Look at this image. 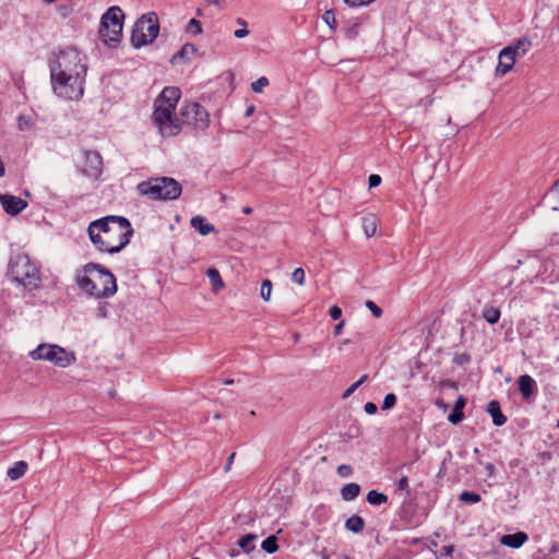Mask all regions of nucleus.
<instances>
[{
  "label": "nucleus",
  "mask_w": 559,
  "mask_h": 559,
  "mask_svg": "<svg viewBox=\"0 0 559 559\" xmlns=\"http://www.w3.org/2000/svg\"><path fill=\"white\" fill-rule=\"evenodd\" d=\"M28 469V464L25 461H17L13 466L8 468L7 476L11 480H17L25 475Z\"/></svg>",
  "instance_id": "21"
},
{
  "label": "nucleus",
  "mask_w": 559,
  "mask_h": 559,
  "mask_svg": "<svg viewBox=\"0 0 559 559\" xmlns=\"http://www.w3.org/2000/svg\"><path fill=\"white\" fill-rule=\"evenodd\" d=\"M269 85V79L265 76L259 78L251 84V88L254 93H262L263 88Z\"/></svg>",
  "instance_id": "36"
},
{
  "label": "nucleus",
  "mask_w": 559,
  "mask_h": 559,
  "mask_svg": "<svg viewBox=\"0 0 559 559\" xmlns=\"http://www.w3.org/2000/svg\"><path fill=\"white\" fill-rule=\"evenodd\" d=\"M233 383H234V380H233V379H226V380H224V384L229 385V384H233Z\"/></svg>",
  "instance_id": "60"
},
{
  "label": "nucleus",
  "mask_w": 559,
  "mask_h": 559,
  "mask_svg": "<svg viewBox=\"0 0 559 559\" xmlns=\"http://www.w3.org/2000/svg\"><path fill=\"white\" fill-rule=\"evenodd\" d=\"M554 189L559 192V179L555 182Z\"/></svg>",
  "instance_id": "61"
},
{
  "label": "nucleus",
  "mask_w": 559,
  "mask_h": 559,
  "mask_svg": "<svg viewBox=\"0 0 559 559\" xmlns=\"http://www.w3.org/2000/svg\"><path fill=\"white\" fill-rule=\"evenodd\" d=\"M460 501L466 502V503H477L480 501V495L473 492V491H463L459 496Z\"/></svg>",
  "instance_id": "31"
},
{
  "label": "nucleus",
  "mask_w": 559,
  "mask_h": 559,
  "mask_svg": "<svg viewBox=\"0 0 559 559\" xmlns=\"http://www.w3.org/2000/svg\"><path fill=\"white\" fill-rule=\"evenodd\" d=\"M235 459V453H231L228 459H227V463H226V466H225V471H229L230 469V466L233 464V461Z\"/></svg>",
  "instance_id": "54"
},
{
  "label": "nucleus",
  "mask_w": 559,
  "mask_h": 559,
  "mask_svg": "<svg viewBox=\"0 0 559 559\" xmlns=\"http://www.w3.org/2000/svg\"><path fill=\"white\" fill-rule=\"evenodd\" d=\"M500 310L495 307H487L483 311V318L490 324H495L500 319Z\"/></svg>",
  "instance_id": "28"
},
{
  "label": "nucleus",
  "mask_w": 559,
  "mask_h": 559,
  "mask_svg": "<svg viewBox=\"0 0 559 559\" xmlns=\"http://www.w3.org/2000/svg\"><path fill=\"white\" fill-rule=\"evenodd\" d=\"M182 122L194 129L205 130L210 124V116L206 109L198 103H189L180 110Z\"/></svg>",
  "instance_id": "11"
},
{
  "label": "nucleus",
  "mask_w": 559,
  "mask_h": 559,
  "mask_svg": "<svg viewBox=\"0 0 559 559\" xmlns=\"http://www.w3.org/2000/svg\"><path fill=\"white\" fill-rule=\"evenodd\" d=\"M292 281L297 283L298 285L305 284V271L302 267H297L292 273Z\"/></svg>",
  "instance_id": "39"
},
{
  "label": "nucleus",
  "mask_w": 559,
  "mask_h": 559,
  "mask_svg": "<svg viewBox=\"0 0 559 559\" xmlns=\"http://www.w3.org/2000/svg\"><path fill=\"white\" fill-rule=\"evenodd\" d=\"M485 469H486V473H487V476L488 477H493L495 476V465L492 463H487L485 465Z\"/></svg>",
  "instance_id": "51"
},
{
  "label": "nucleus",
  "mask_w": 559,
  "mask_h": 559,
  "mask_svg": "<svg viewBox=\"0 0 559 559\" xmlns=\"http://www.w3.org/2000/svg\"><path fill=\"white\" fill-rule=\"evenodd\" d=\"M516 56L514 55L511 47H504L500 52L498 57V64L496 67L495 74L496 76H503L509 71H511L514 67V63L516 61Z\"/></svg>",
  "instance_id": "12"
},
{
  "label": "nucleus",
  "mask_w": 559,
  "mask_h": 559,
  "mask_svg": "<svg viewBox=\"0 0 559 559\" xmlns=\"http://www.w3.org/2000/svg\"><path fill=\"white\" fill-rule=\"evenodd\" d=\"M190 224L202 236H206L214 230V225L207 223L206 219L201 215L192 217Z\"/></svg>",
  "instance_id": "20"
},
{
  "label": "nucleus",
  "mask_w": 559,
  "mask_h": 559,
  "mask_svg": "<svg viewBox=\"0 0 559 559\" xmlns=\"http://www.w3.org/2000/svg\"><path fill=\"white\" fill-rule=\"evenodd\" d=\"M528 536L524 532H518L514 534H507L503 535L500 539V543L504 546L511 547V548H520L524 545L525 542H527Z\"/></svg>",
  "instance_id": "17"
},
{
  "label": "nucleus",
  "mask_w": 559,
  "mask_h": 559,
  "mask_svg": "<svg viewBox=\"0 0 559 559\" xmlns=\"http://www.w3.org/2000/svg\"><path fill=\"white\" fill-rule=\"evenodd\" d=\"M49 70L50 75L66 74L86 76L88 70L87 57L78 48L69 46L55 53V58L50 62Z\"/></svg>",
  "instance_id": "4"
},
{
  "label": "nucleus",
  "mask_w": 559,
  "mask_h": 559,
  "mask_svg": "<svg viewBox=\"0 0 559 559\" xmlns=\"http://www.w3.org/2000/svg\"><path fill=\"white\" fill-rule=\"evenodd\" d=\"M337 474L338 476L345 478V477H349L353 475V467L350 465H347V464H341L338 467H337Z\"/></svg>",
  "instance_id": "42"
},
{
  "label": "nucleus",
  "mask_w": 559,
  "mask_h": 559,
  "mask_svg": "<svg viewBox=\"0 0 559 559\" xmlns=\"http://www.w3.org/2000/svg\"><path fill=\"white\" fill-rule=\"evenodd\" d=\"M272 287H273V285H272V282L270 280H263L262 281L260 297L264 301H269L270 300L271 293H272Z\"/></svg>",
  "instance_id": "32"
},
{
  "label": "nucleus",
  "mask_w": 559,
  "mask_h": 559,
  "mask_svg": "<svg viewBox=\"0 0 559 559\" xmlns=\"http://www.w3.org/2000/svg\"><path fill=\"white\" fill-rule=\"evenodd\" d=\"M237 24L241 25L242 27H247V22L242 17H238L236 20Z\"/></svg>",
  "instance_id": "55"
},
{
  "label": "nucleus",
  "mask_w": 559,
  "mask_h": 559,
  "mask_svg": "<svg viewBox=\"0 0 559 559\" xmlns=\"http://www.w3.org/2000/svg\"><path fill=\"white\" fill-rule=\"evenodd\" d=\"M254 111V107L253 106H249L246 110V117H249L252 115V112Z\"/></svg>",
  "instance_id": "56"
},
{
  "label": "nucleus",
  "mask_w": 559,
  "mask_h": 559,
  "mask_svg": "<svg viewBox=\"0 0 559 559\" xmlns=\"http://www.w3.org/2000/svg\"><path fill=\"white\" fill-rule=\"evenodd\" d=\"M395 404H396V395L394 393H388L383 399L382 409L383 411L390 409V408L394 407Z\"/></svg>",
  "instance_id": "38"
},
{
  "label": "nucleus",
  "mask_w": 559,
  "mask_h": 559,
  "mask_svg": "<svg viewBox=\"0 0 559 559\" xmlns=\"http://www.w3.org/2000/svg\"><path fill=\"white\" fill-rule=\"evenodd\" d=\"M519 390L524 399H530L536 394L537 385L535 380L528 376L523 374L518 380Z\"/></svg>",
  "instance_id": "16"
},
{
  "label": "nucleus",
  "mask_w": 559,
  "mask_h": 559,
  "mask_svg": "<svg viewBox=\"0 0 559 559\" xmlns=\"http://www.w3.org/2000/svg\"><path fill=\"white\" fill-rule=\"evenodd\" d=\"M364 409H365V412H366L367 414H369V415H373V414H376V413H377L378 407H377V405H376L374 403H372V402H368V403H366V404H365Z\"/></svg>",
  "instance_id": "48"
},
{
  "label": "nucleus",
  "mask_w": 559,
  "mask_h": 559,
  "mask_svg": "<svg viewBox=\"0 0 559 559\" xmlns=\"http://www.w3.org/2000/svg\"><path fill=\"white\" fill-rule=\"evenodd\" d=\"M33 360H46L55 366L66 368L75 361V355L68 352L64 347L56 344L43 343L29 353Z\"/></svg>",
  "instance_id": "10"
},
{
  "label": "nucleus",
  "mask_w": 559,
  "mask_h": 559,
  "mask_svg": "<svg viewBox=\"0 0 559 559\" xmlns=\"http://www.w3.org/2000/svg\"><path fill=\"white\" fill-rule=\"evenodd\" d=\"M238 554H239V551H238V550H233V551L230 552V557H235V556H237Z\"/></svg>",
  "instance_id": "63"
},
{
  "label": "nucleus",
  "mask_w": 559,
  "mask_h": 559,
  "mask_svg": "<svg viewBox=\"0 0 559 559\" xmlns=\"http://www.w3.org/2000/svg\"><path fill=\"white\" fill-rule=\"evenodd\" d=\"M84 173L91 177H98L103 170V158L98 152H85Z\"/></svg>",
  "instance_id": "14"
},
{
  "label": "nucleus",
  "mask_w": 559,
  "mask_h": 559,
  "mask_svg": "<svg viewBox=\"0 0 559 559\" xmlns=\"http://www.w3.org/2000/svg\"><path fill=\"white\" fill-rule=\"evenodd\" d=\"M487 412L490 414L495 426H502L507 423V417L501 413L498 401H490L487 406Z\"/></svg>",
  "instance_id": "19"
},
{
  "label": "nucleus",
  "mask_w": 559,
  "mask_h": 559,
  "mask_svg": "<svg viewBox=\"0 0 559 559\" xmlns=\"http://www.w3.org/2000/svg\"><path fill=\"white\" fill-rule=\"evenodd\" d=\"M181 92L178 87L167 86L154 102L152 119L164 138L175 136L181 131L179 119L175 116Z\"/></svg>",
  "instance_id": "3"
},
{
  "label": "nucleus",
  "mask_w": 559,
  "mask_h": 559,
  "mask_svg": "<svg viewBox=\"0 0 559 559\" xmlns=\"http://www.w3.org/2000/svg\"><path fill=\"white\" fill-rule=\"evenodd\" d=\"M466 402H467V400L465 396L461 395L457 397V400L455 401L454 407L448 417V420L451 424L457 425L464 419L463 408L465 407Z\"/></svg>",
  "instance_id": "18"
},
{
  "label": "nucleus",
  "mask_w": 559,
  "mask_h": 559,
  "mask_svg": "<svg viewBox=\"0 0 559 559\" xmlns=\"http://www.w3.org/2000/svg\"><path fill=\"white\" fill-rule=\"evenodd\" d=\"M360 493V486L356 483H349L341 488V497L345 501H350L357 498Z\"/></svg>",
  "instance_id": "22"
},
{
  "label": "nucleus",
  "mask_w": 559,
  "mask_h": 559,
  "mask_svg": "<svg viewBox=\"0 0 559 559\" xmlns=\"http://www.w3.org/2000/svg\"><path fill=\"white\" fill-rule=\"evenodd\" d=\"M198 48L195 45L187 43L179 51H177L170 59L171 64H187L191 62L193 57L197 55Z\"/></svg>",
  "instance_id": "15"
},
{
  "label": "nucleus",
  "mask_w": 559,
  "mask_h": 559,
  "mask_svg": "<svg viewBox=\"0 0 559 559\" xmlns=\"http://www.w3.org/2000/svg\"><path fill=\"white\" fill-rule=\"evenodd\" d=\"M206 275L211 282L212 288L215 293H218L222 288H224L225 284L221 277V274L217 269L210 267L206 272Z\"/></svg>",
  "instance_id": "25"
},
{
  "label": "nucleus",
  "mask_w": 559,
  "mask_h": 559,
  "mask_svg": "<svg viewBox=\"0 0 559 559\" xmlns=\"http://www.w3.org/2000/svg\"><path fill=\"white\" fill-rule=\"evenodd\" d=\"M91 242L100 252L110 254L120 252L133 235V228L128 218L108 215L93 221L87 228Z\"/></svg>",
  "instance_id": "1"
},
{
  "label": "nucleus",
  "mask_w": 559,
  "mask_h": 559,
  "mask_svg": "<svg viewBox=\"0 0 559 559\" xmlns=\"http://www.w3.org/2000/svg\"><path fill=\"white\" fill-rule=\"evenodd\" d=\"M369 188H376L381 183V177L379 175L372 174L368 179Z\"/></svg>",
  "instance_id": "45"
},
{
  "label": "nucleus",
  "mask_w": 559,
  "mask_h": 559,
  "mask_svg": "<svg viewBox=\"0 0 559 559\" xmlns=\"http://www.w3.org/2000/svg\"><path fill=\"white\" fill-rule=\"evenodd\" d=\"M360 22H354L352 25L346 27L345 36L347 39H355L359 33Z\"/></svg>",
  "instance_id": "37"
},
{
  "label": "nucleus",
  "mask_w": 559,
  "mask_h": 559,
  "mask_svg": "<svg viewBox=\"0 0 559 559\" xmlns=\"http://www.w3.org/2000/svg\"><path fill=\"white\" fill-rule=\"evenodd\" d=\"M159 33L158 17L155 12L143 14L133 25L131 43L135 48L152 43Z\"/></svg>",
  "instance_id": "9"
},
{
  "label": "nucleus",
  "mask_w": 559,
  "mask_h": 559,
  "mask_svg": "<svg viewBox=\"0 0 559 559\" xmlns=\"http://www.w3.org/2000/svg\"><path fill=\"white\" fill-rule=\"evenodd\" d=\"M453 361L457 365H464L469 361V356L467 354H460L454 357Z\"/></svg>",
  "instance_id": "47"
},
{
  "label": "nucleus",
  "mask_w": 559,
  "mask_h": 559,
  "mask_svg": "<svg viewBox=\"0 0 559 559\" xmlns=\"http://www.w3.org/2000/svg\"><path fill=\"white\" fill-rule=\"evenodd\" d=\"M141 194L147 195L152 200H176L181 194L180 183L170 177H157L138 185Z\"/></svg>",
  "instance_id": "5"
},
{
  "label": "nucleus",
  "mask_w": 559,
  "mask_h": 559,
  "mask_svg": "<svg viewBox=\"0 0 559 559\" xmlns=\"http://www.w3.org/2000/svg\"><path fill=\"white\" fill-rule=\"evenodd\" d=\"M206 4H214L216 5L218 3V0H205Z\"/></svg>",
  "instance_id": "58"
},
{
  "label": "nucleus",
  "mask_w": 559,
  "mask_h": 559,
  "mask_svg": "<svg viewBox=\"0 0 559 559\" xmlns=\"http://www.w3.org/2000/svg\"><path fill=\"white\" fill-rule=\"evenodd\" d=\"M437 405H438V406H440V407H443V408H447V407H448V405H447V404H444L442 401H438V402H437Z\"/></svg>",
  "instance_id": "59"
},
{
  "label": "nucleus",
  "mask_w": 559,
  "mask_h": 559,
  "mask_svg": "<svg viewBox=\"0 0 559 559\" xmlns=\"http://www.w3.org/2000/svg\"><path fill=\"white\" fill-rule=\"evenodd\" d=\"M123 17L124 14L118 7H111L103 14L98 34L105 45L116 47L121 41Z\"/></svg>",
  "instance_id": "6"
},
{
  "label": "nucleus",
  "mask_w": 559,
  "mask_h": 559,
  "mask_svg": "<svg viewBox=\"0 0 559 559\" xmlns=\"http://www.w3.org/2000/svg\"><path fill=\"white\" fill-rule=\"evenodd\" d=\"M262 549L267 554H274L278 549L277 538L274 535L266 537L261 545Z\"/></svg>",
  "instance_id": "30"
},
{
  "label": "nucleus",
  "mask_w": 559,
  "mask_h": 559,
  "mask_svg": "<svg viewBox=\"0 0 559 559\" xmlns=\"http://www.w3.org/2000/svg\"><path fill=\"white\" fill-rule=\"evenodd\" d=\"M343 326H344V321L338 322V323L334 326V334H335V335L341 334V332H342V330H343Z\"/></svg>",
  "instance_id": "53"
},
{
  "label": "nucleus",
  "mask_w": 559,
  "mask_h": 559,
  "mask_svg": "<svg viewBox=\"0 0 559 559\" xmlns=\"http://www.w3.org/2000/svg\"><path fill=\"white\" fill-rule=\"evenodd\" d=\"M367 501L372 506H381L388 502V496L377 490H370L367 493Z\"/></svg>",
  "instance_id": "26"
},
{
  "label": "nucleus",
  "mask_w": 559,
  "mask_h": 559,
  "mask_svg": "<svg viewBox=\"0 0 559 559\" xmlns=\"http://www.w3.org/2000/svg\"><path fill=\"white\" fill-rule=\"evenodd\" d=\"M53 93L67 100H79L84 94L86 76L50 75Z\"/></svg>",
  "instance_id": "8"
},
{
  "label": "nucleus",
  "mask_w": 559,
  "mask_h": 559,
  "mask_svg": "<svg viewBox=\"0 0 559 559\" xmlns=\"http://www.w3.org/2000/svg\"><path fill=\"white\" fill-rule=\"evenodd\" d=\"M444 384H447V385H449V386H454V382H452V381H450V380L445 381V382H444Z\"/></svg>",
  "instance_id": "62"
},
{
  "label": "nucleus",
  "mask_w": 559,
  "mask_h": 559,
  "mask_svg": "<svg viewBox=\"0 0 559 559\" xmlns=\"http://www.w3.org/2000/svg\"><path fill=\"white\" fill-rule=\"evenodd\" d=\"M532 43L528 37L519 38L514 44L509 45L516 57H523L531 48Z\"/></svg>",
  "instance_id": "24"
},
{
  "label": "nucleus",
  "mask_w": 559,
  "mask_h": 559,
  "mask_svg": "<svg viewBox=\"0 0 559 559\" xmlns=\"http://www.w3.org/2000/svg\"><path fill=\"white\" fill-rule=\"evenodd\" d=\"M454 551V547L452 545H445L440 549V556H451Z\"/></svg>",
  "instance_id": "49"
},
{
  "label": "nucleus",
  "mask_w": 559,
  "mask_h": 559,
  "mask_svg": "<svg viewBox=\"0 0 559 559\" xmlns=\"http://www.w3.org/2000/svg\"><path fill=\"white\" fill-rule=\"evenodd\" d=\"M97 317L98 318H106L107 317V307H106V305H100L97 308Z\"/></svg>",
  "instance_id": "52"
},
{
  "label": "nucleus",
  "mask_w": 559,
  "mask_h": 559,
  "mask_svg": "<svg viewBox=\"0 0 559 559\" xmlns=\"http://www.w3.org/2000/svg\"><path fill=\"white\" fill-rule=\"evenodd\" d=\"M323 20L324 22L331 27V28H334L335 27V14H334V11L332 10H328L324 12L323 14Z\"/></svg>",
  "instance_id": "43"
},
{
  "label": "nucleus",
  "mask_w": 559,
  "mask_h": 559,
  "mask_svg": "<svg viewBox=\"0 0 559 559\" xmlns=\"http://www.w3.org/2000/svg\"><path fill=\"white\" fill-rule=\"evenodd\" d=\"M257 539V536L253 534H247L242 536L238 540V546L243 549L245 552H249L254 548L253 542Z\"/></svg>",
  "instance_id": "29"
},
{
  "label": "nucleus",
  "mask_w": 559,
  "mask_h": 559,
  "mask_svg": "<svg viewBox=\"0 0 559 559\" xmlns=\"http://www.w3.org/2000/svg\"><path fill=\"white\" fill-rule=\"evenodd\" d=\"M9 273L13 281L23 286H37L39 270L27 254L19 253L10 260Z\"/></svg>",
  "instance_id": "7"
},
{
  "label": "nucleus",
  "mask_w": 559,
  "mask_h": 559,
  "mask_svg": "<svg viewBox=\"0 0 559 559\" xmlns=\"http://www.w3.org/2000/svg\"><path fill=\"white\" fill-rule=\"evenodd\" d=\"M187 32L192 35H199L202 33V25L200 21L191 19L187 25Z\"/></svg>",
  "instance_id": "34"
},
{
  "label": "nucleus",
  "mask_w": 559,
  "mask_h": 559,
  "mask_svg": "<svg viewBox=\"0 0 559 559\" xmlns=\"http://www.w3.org/2000/svg\"><path fill=\"white\" fill-rule=\"evenodd\" d=\"M346 5L349 8H360L367 7L376 0H343Z\"/></svg>",
  "instance_id": "41"
},
{
  "label": "nucleus",
  "mask_w": 559,
  "mask_h": 559,
  "mask_svg": "<svg viewBox=\"0 0 559 559\" xmlns=\"http://www.w3.org/2000/svg\"><path fill=\"white\" fill-rule=\"evenodd\" d=\"M365 527V521L360 515L354 514L345 522V528L352 533H361Z\"/></svg>",
  "instance_id": "23"
},
{
  "label": "nucleus",
  "mask_w": 559,
  "mask_h": 559,
  "mask_svg": "<svg viewBox=\"0 0 559 559\" xmlns=\"http://www.w3.org/2000/svg\"><path fill=\"white\" fill-rule=\"evenodd\" d=\"M192 559H200V558H198V557H194V558H192Z\"/></svg>",
  "instance_id": "64"
},
{
  "label": "nucleus",
  "mask_w": 559,
  "mask_h": 559,
  "mask_svg": "<svg viewBox=\"0 0 559 559\" xmlns=\"http://www.w3.org/2000/svg\"><path fill=\"white\" fill-rule=\"evenodd\" d=\"M0 203L4 212L15 216L27 207V202L19 197L11 194H0Z\"/></svg>",
  "instance_id": "13"
},
{
  "label": "nucleus",
  "mask_w": 559,
  "mask_h": 559,
  "mask_svg": "<svg viewBox=\"0 0 559 559\" xmlns=\"http://www.w3.org/2000/svg\"><path fill=\"white\" fill-rule=\"evenodd\" d=\"M248 34H249V31L247 29V27L236 29L234 33L235 37H237V38H245Z\"/></svg>",
  "instance_id": "50"
},
{
  "label": "nucleus",
  "mask_w": 559,
  "mask_h": 559,
  "mask_svg": "<svg viewBox=\"0 0 559 559\" xmlns=\"http://www.w3.org/2000/svg\"><path fill=\"white\" fill-rule=\"evenodd\" d=\"M397 488L401 490V491H404L405 495L408 497L411 496V487H409V484H408V478L407 476L403 475L399 481H397Z\"/></svg>",
  "instance_id": "40"
},
{
  "label": "nucleus",
  "mask_w": 559,
  "mask_h": 559,
  "mask_svg": "<svg viewBox=\"0 0 559 559\" xmlns=\"http://www.w3.org/2000/svg\"><path fill=\"white\" fill-rule=\"evenodd\" d=\"M362 227L366 236L370 238L377 231L376 218L373 215L365 216L362 218Z\"/></svg>",
  "instance_id": "27"
},
{
  "label": "nucleus",
  "mask_w": 559,
  "mask_h": 559,
  "mask_svg": "<svg viewBox=\"0 0 559 559\" xmlns=\"http://www.w3.org/2000/svg\"><path fill=\"white\" fill-rule=\"evenodd\" d=\"M367 379L368 374H362L356 382L345 390L343 399L349 397L362 383L367 381Z\"/></svg>",
  "instance_id": "33"
},
{
  "label": "nucleus",
  "mask_w": 559,
  "mask_h": 559,
  "mask_svg": "<svg viewBox=\"0 0 559 559\" xmlns=\"http://www.w3.org/2000/svg\"><path fill=\"white\" fill-rule=\"evenodd\" d=\"M242 212H243L245 214H247V215H248V214H251V213H252V209H251L250 206H245V207L242 209Z\"/></svg>",
  "instance_id": "57"
},
{
  "label": "nucleus",
  "mask_w": 559,
  "mask_h": 559,
  "mask_svg": "<svg viewBox=\"0 0 559 559\" xmlns=\"http://www.w3.org/2000/svg\"><path fill=\"white\" fill-rule=\"evenodd\" d=\"M366 307L372 312V314L376 318H380L382 316V309L379 306H377L373 301L367 300Z\"/></svg>",
  "instance_id": "44"
},
{
  "label": "nucleus",
  "mask_w": 559,
  "mask_h": 559,
  "mask_svg": "<svg viewBox=\"0 0 559 559\" xmlns=\"http://www.w3.org/2000/svg\"><path fill=\"white\" fill-rule=\"evenodd\" d=\"M330 317L333 320H338L342 317V309L338 306L331 307Z\"/></svg>",
  "instance_id": "46"
},
{
  "label": "nucleus",
  "mask_w": 559,
  "mask_h": 559,
  "mask_svg": "<svg viewBox=\"0 0 559 559\" xmlns=\"http://www.w3.org/2000/svg\"><path fill=\"white\" fill-rule=\"evenodd\" d=\"M33 124L32 118L29 116L20 115L17 117V128L21 131L28 130Z\"/></svg>",
  "instance_id": "35"
},
{
  "label": "nucleus",
  "mask_w": 559,
  "mask_h": 559,
  "mask_svg": "<svg viewBox=\"0 0 559 559\" xmlns=\"http://www.w3.org/2000/svg\"><path fill=\"white\" fill-rule=\"evenodd\" d=\"M74 281L83 293L97 299L110 298L117 293L115 275L98 263L91 262L76 270Z\"/></svg>",
  "instance_id": "2"
}]
</instances>
